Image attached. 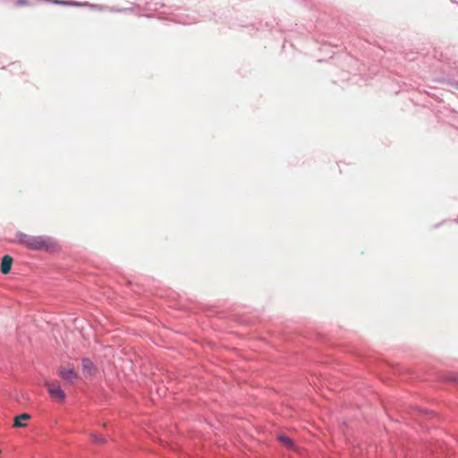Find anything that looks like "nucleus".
<instances>
[{
  "mask_svg": "<svg viewBox=\"0 0 458 458\" xmlns=\"http://www.w3.org/2000/svg\"><path fill=\"white\" fill-rule=\"evenodd\" d=\"M16 240L32 250L45 251L48 254H59L61 251V245L56 239L51 236H32L18 232L16 233Z\"/></svg>",
  "mask_w": 458,
  "mask_h": 458,
  "instance_id": "obj_1",
  "label": "nucleus"
},
{
  "mask_svg": "<svg viewBox=\"0 0 458 458\" xmlns=\"http://www.w3.org/2000/svg\"><path fill=\"white\" fill-rule=\"evenodd\" d=\"M59 377L69 384H74L79 378L78 373L74 370L73 367L61 366L58 369Z\"/></svg>",
  "mask_w": 458,
  "mask_h": 458,
  "instance_id": "obj_2",
  "label": "nucleus"
},
{
  "mask_svg": "<svg viewBox=\"0 0 458 458\" xmlns=\"http://www.w3.org/2000/svg\"><path fill=\"white\" fill-rule=\"evenodd\" d=\"M46 387L47 388L50 395L58 400L59 402H64L65 399V394L62 390L60 385L56 382H46Z\"/></svg>",
  "mask_w": 458,
  "mask_h": 458,
  "instance_id": "obj_3",
  "label": "nucleus"
},
{
  "mask_svg": "<svg viewBox=\"0 0 458 458\" xmlns=\"http://www.w3.org/2000/svg\"><path fill=\"white\" fill-rule=\"evenodd\" d=\"M81 369L85 377H92L96 375L98 371L95 364L88 358L82 359Z\"/></svg>",
  "mask_w": 458,
  "mask_h": 458,
  "instance_id": "obj_4",
  "label": "nucleus"
},
{
  "mask_svg": "<svg viewBox=\"0 0 458 458\" xmlns=\"http://www.w3.org/2000/svg\"><path fill=\"white\" fill-rule=\"evenodd\" d=\"M30 419V415L28 414V413H22L19 416H16L14 418V422H13V427L15 428H23L26 426L25 423H23L22 421H26V420H29Z\"/></svg>",
  "mask_w": 458,
  "mask_h": 458,
  "instance_id": "obj_5",
  "label": "nucleus"
},
{
  "mask_svg": "<svg viewBox=\"0 0 458 458\" xmlns=\"http://www.w3.org/2000/svg\"><path fill=\"white\" fill-rule=\"evenodd\" d=\"M278 440L285 447H287L289 449H294V444L290 437L284 436V435H280V436H278Z\"/></svg>",
  "mask_w": 458,
  "mask_h": 458,
  "instance_id": "obj_6",
  "label": "nucleus"
},
{
  "mask_svg": "<svg viewBox=\"0 0 458 458\" xmlns=\"http://www.w3.org/2000/svg\"><path fill=\"white\" fill-rule=\"evenodd\" d=\"M13 259H2L1 272L4 275H6L10 272V270L12 268V265H13Z\"/></svg>",
  "mask_w": 458,
  "mask_h": 458,
  "instance_id": "obj_7",
  "label": "nucleus"
},
{
  "mask_svg": "<svg viewBox=\"0 0 458 458\" xmlns=\"http://www.w3.org/2000/svg\"><path fill=\"white\" fill-rule=\"evenodd\" d=\"M54 4L68 5V6H81L86 5L87 4H82L80 2L69 1V0H53Z\"/></svg>",
  "mask_w": 458,
  "mask_h": 458,
  "instance_id": "obj_8",
  "label": "nucleus"
},
{
  "mask_svg": "<svg viewBox=\"0 0 458 458\" xmlns=\"http://www.w3.org/2000/svg\"><path fill=\"white\" fill-rule=\"evenodd\" d=\"M90 438H91L92 442H94L95 444H98V445H104L106 442V440L104 437L95 434V433L90 434Z\"/></svg>",
  "mask_w": 458,
  "mask_h": 458,
  "instance_id": "obj_9",
  "label": "nucleus"
},
{
  "mask_svg": "<svg viewBox=\"0 0 458 458\" xmlns=\"http://www.w3.org/2000/svg\"><path fill=\"white\" fill-rule=\"evenodd\" d=\"M27 4L26 0H17V5H25Z\"/></svg>",
  "mask_w": 458,
  "mask_h": 458,
  "instance_id": "obj_10",
  "label": "nucleus"
},
{
  "mask_svg": "<svg viewBox=\"0 0 458 458\" xmlns=\"http://www.w3.org/2000/svg\"><path fill=\"white\" fill-rule=\"evenodd\" d=\"M2 258L7 259V258H11V257L8 254H5Z\"/></svg>",
  "mask_w": 458,
  "mask_h": 458,
  "instance_id": "obj_11",
  "label": "nucleus"
}]
</instances>
